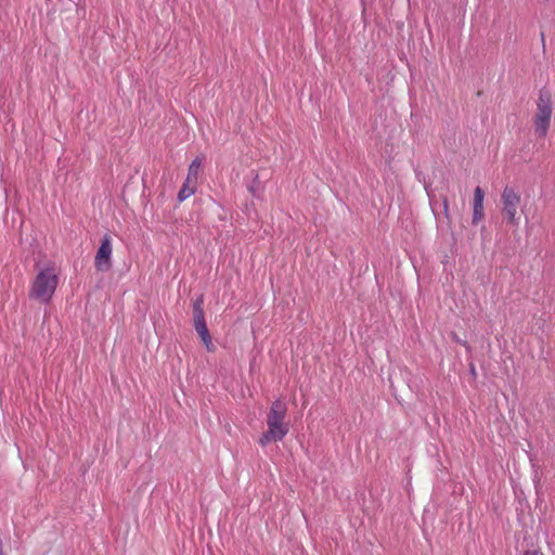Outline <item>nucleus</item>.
Wrapping results in <instances>:
<instances>
[{
  "mask_svg": "<svg viewBox=\"0 0 555 555\" xmlns=\"http://www.w3.org/2000/svg\"><path fill=\"white\" fill-rule=\"evenodd\" d=\"M287 413L286 403L281 399L272 402L267 415L268 429L259 438V443L264 447L272 441H282L289 431V425L285 421Z\"/></svg>",
  "mask_w": 555,
  "mask_h": 555,
  "instance_id": "f257e3e1",
  "label": "nucleus"
},
{
  "mask_svg": "<svg viewBox=\"0 0 555 555\" xmlns=\"http://www.w3.org/2000/svg\"><path fill=\"white\" fill-rule=\"evenodd\" d=\"M59 284V276L53 264H48L36 274L29 291V298L41 304L51 301Z\"/></svg>",
  "mask_w": 555,
  "mask_h": 555,
  "instance_id": "f03ea898",
  "label": "nucleus"
},
{
  "mask_svg": "<svg viewBox=\"0 0 555 555\" xmlns=\"http://www.w3.org/2000/svg\"><path fill=\"white\" fill-rule=\"evenodd\" d=\"M553 114V94L551 90L543 88L539 91L537 111L534 114V127L537 135L545 137Z\"/></svg>",
  "mask_w": 555,
  "mask_h": 555,
  "instance_id": "7ed1b4c3",
  "label": "nucleus"
},
{
  "mask_svg": "<svg viewBox=\"0 0 555 555\" xmlns=\"http://www.w3.org/2000/svg\"><path fill=\"white\" fill-rule=\"evenodd\" d=\"M501 197L504 217L511 224L517 225L519 221V219L516 216L517 207L520 202L519 194L513 188L505 186Z\"/></svg>",
  "mask_w": 555,
  "mask_h": 555,
  "instance_id": "20e7f679",
  "label": "nucleus"
},
{
  "mask_svg": "<svg viewBox=\"0 0 555 555\" xmlns=\"http://www.w3.org/2000/svg\"><path fill=\"white\" fill-rule=\"evenodd\" d=\"M113 246L109 235H104L94 257V267L98 271L107 272L112 268Z\"/></svg>",
  "mask_w": 555,
  "mask_h": 555,
  "instance_id": "39448f33",
  "label": "nucleus"
},
{
  "mask_svg": "<svg viewBox=\"0 0 555 555\" xmlns=\"http://www.w3.org/2000/svg\"><path fill=\"white\" fill-rule=\"evenodd\" d=\"M485 193L480 186L474 190L472 223L478 224L485 217L483 214Z\"/></svg>",
  "mask_w": 555,
  "mask_h": 555,
  "instance_id": "423d86ee",
  "label": "nucleus"
},
{
  "mask_svg": "<svg viewBox=\"0 0 555 555\" xmlns=\"http://www.w3.org/2000/svg\"><path fill=\"white\" fill-rule=\"evenodd\" d=\"M194 327H195V331L197 332V334L199 335L202 341L205 344L207 350L212 351L215 347L212 345L211 337H210L209 331L207 328L205 318L194 319Z\"/></svg>",
  "mask_w": 555,
  "mask_h": 555,
  "instance_id": "0eeeda50",
  "label": "nucleus"
},
{
  "mask_svg": "<svg viewBox=\"0 0 555 555\" xmlns=\"http://www.w3.org/2000/svg\"><path fill=\"white\" fill-rule=\"evenodd\" d=\"M196 190L197 182L186 177L178 193V201L180 203L184 202L185 199L191 197L196 192Z\"/></svg>",
  "mask_w": 555,
  "mask_h": 555,
  "instance_id": "6e6552de",
  "label": "nucleus"
},
{
  "mask_svg": "<svg viewBox=\"0 0 555 555\" xmlns=\"http://www.w3.org/2000/svg\"><path fill=\"white\" fill-rule=\"evenodd\" d=\"M204 159V156H197L192 160L188 169V178L197 182Z\"/></svg>",
  "mask_w": 555,
  "mask_h": 555,
  "instance_id": "1a4fd4ad",
  "label": "nucleus"
},
{
  "mask_svg": "<svg viewBox=\"0 0 555 555\" xmlns=\"http://www.w3.org/2000/svg\"><path fill=\"white\" fill-rule=\"evenodd\" d=\"M203 306V297L196 298L195 301L193 302V319L205 318Z\"/></svg>",
  "mask_w": 555,
  "mask_h": 555,
  "instance_id": "9d476101",
  "label": "nucleus"
},
{
  "mask_svg": "<svg viewBox=\"0 0 555 555\" xmlns=\"http://www.w3.org/2000/svg\"><path fill=\"white\" fill-rule=\"evenodd\" d=\"M443 212L446 217H449V203L447 198H443Z\"/></svg>",
  "mask_w": 555,
  "mask_h": 555,
  "instance_id": "9b49d317",
  "label": "nucleus"
},
{
  "mask_svg": "<svg viewBox=\"0 0 555 555\" xmlns=\"http://www.w3.org/2000/svg\"><path fill=\"white\" fill-rule=\"evenodd\" d=\"M522 555H538V552L537 551L528 550V551L524 552Z\"/></svg>",
  "mask_w": 555,
  "mask_h": 555,
  "instance_id": "f8f14e48",
  "label": "nucleus"
},
{
  "mask_svg": "<svg viewBox=\"0 0 555 555\" xmlns=\"http://www.w3.org/2000/svg\"><path fill=\"white\" fill-rule=\"evenodd\" d=\"M470 373L475 374V367L474 366H472Z\"/></svg>",
  "mask_w": 555,
  "mask_h": 555,
  "instance_id": "ddd939ff",
  "label": "nucleus"
}]
</instances>
